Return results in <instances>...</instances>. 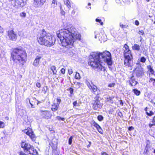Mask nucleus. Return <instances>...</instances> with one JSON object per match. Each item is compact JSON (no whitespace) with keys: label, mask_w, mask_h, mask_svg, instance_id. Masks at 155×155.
<instances>
[{"label":"nucleus","mask_w":155,"mask_h":155,"mask_svg":"<svg viewBox=\"0 0 155 155\" xmlns=\"http://www.w3.org/2000/svg\"><path fill=\"white\" fill-rule=\"evenodd\" d=\"M133 92H134V94L137 95H139L140 94V92L138 90L136 89H133Z\"/></svg>","instance_id":"obj_27"},{"label":"nucleus","mask_w":155,"mask_h":155,"mask_svg":"<svg viewBox=\"0 0 155 155\" xmlns=\"http://www.w3.org/2000/svg\"><path fill=\"white\" fill-rule=\"evenodd\" d=\"M61 14L62 15H65V12L64 11H63L62 10L61 11Z\"/></svg>","instance_id":"obj_58"},{"label":"nucleus","mask_w":155,"mask_h":155,"mask_svg":"<svg viewBox=\"0 0 155 155\" xmlns=\"http://www.w3.org/2000/svg\"><path fill=\"white\" fill-rule=\"evenodd\" d=\"M134 127L132 126H130L128 128V130L131 131L134 129Z\"/></svg>","instance_id":"obj_54"},{"label":"nucleus","mask_w":155,"mask_h":155,"mask_svg":"<svg viewBox=\"0 0 155 155\" xmlns=\"http://www.w3.org/2000/svg\"><path fill=\"white\" fill-rule=\"evenodd\" d=\"M128 49H129V46L126 44H125L124 45L123 48V50H127Z\"/></svg>","instance_id":"obj_40"},{"label":"nucleus","mask_w":155,"mask_h":155,"mask_svg":"<svg viewBox=\"0 0 155 155\" xmlns=\"http://www.w3.org/2000/svg\"><path fill=\"white\" fill-rule=\"evenodd\" d=\"M29 102H30V104L31 105V107H32V108L34 107V105L32 104L30 102V101Z\"/></svg>","instance_id":"obj_62"},{"label":"nucleus","mask_w":155,"mask_h":155,"mask_svg":"<svg viewBox=\"0 0 155 155\" xmlns=\"http://www.w3.org/2000/svg\"><path fill=\"white\" fill-rule=\"evenodd\" d=\"M132 49L134 50L139 51L140 50V46L137 44H135L132 47Z\"/></svg>","instance_id":"obj_20"},{"label":"nucleus","mask_w":155,"mask_h":155,"mask_svg":"<svg viewBox=\"0 0 155 155\" xmlns=\"http://www.w3.org/2000/svg\"><path fill=\"white\" fill-rule=\"evenodd\" d=\"M27 54L21 47L14 48L11 53V58L13 61L19 65H23L25 62Z\"/></svg>","instance_id":"obj_2"},{"label":"nucleus","mask_w":155,"mask_h":155,"mask_svg":"<svg viewBox=\"0 0 155 155\" xmlns=\"http://www.w3.org/2000/svg\"><path fill=\"white\" fill-rule=\"evenodd\" d=\"M76 84L78 85L79 86V87L80 86L79 85L80 84V83H79V82H77V83Z\"/></svg>","instance_id":"obj_64"},{"label":"nucleus","mask_w":155,"mask_h":155,"mask_svg":"<svg viewBox=\"0 0 155 155\" xmlns=\"http://www.w3.org/2000/svg\"><path fill=\"white\" fill-rule=\"evenodd\" d=\"M57 119V120H61L62 121H64L65 120L64 118H61L59 116H57L56 117Z\"/></svg>","instance_id":"obj_43"},{"label":"nucleus","mask_w":155,"mask_h":155,"mask_svg":"<svg viewBox=\"0 0 155 155\" xmlns=\"http://www.w3.org/2000/svg\"><path fill=\"white\" fill-rule=\"evenodd\" d=\"M56 34L62 46L68 48H72L75 39L81 40V35L73 27L61 29L57 31Z\"/></svg>","instance_id":"obj_1"},{"label":"nucleus","mask_w":155,"mask_h":155,"mask_svg":"<svg viewBox=\"0 0 155 155\" xmlns=\"http://www.w3.org/2000/svg\"><path fill=\"white\" fill-rule=\"evenodd\" d=\"M152 122L154 124H155V116L153 117V119L152 121Z\"/></svg>","instance_id":"obj_56"},{"label":"nucleus","mask_w":155,"mask_h":155,"mask_svg":"<svg viewBox=\"0 0 155 155\" xmlns=\"http://www.w3.org/2000/svg\"><path fill=\"white\" fill-rule=\"evenodd\" d=\"M101 61L98 52H94L90 56L88 64L93 68L97 69L99 71H104L105 69L101 63Z\"/></svg>","instance_id":"obj_4"},{"label":"nucleus","mask_w":155,"mask_h":155,"mask_svg":"<svg viewBox=\"0 0 155 155\" xmlns=\"http://www.w3.org/2000/svg\"><path fill=\"white\" fill-rule=\"evenodd\" d=\"M129 81L130 84L131 86H135L137 83V82L134 78L133 76L131 77Z\"/></svg>","instance_id":"obj_18"},{"label":"nucleus","mask_w":155,"mask_h":155,"mask_svg":"<svg viewBox=\"0 0 155 155\" xmlns=\"http://www.w3.org/2000/svg\"><path fill=\"white\" fill-rule=\"evenodd\" d=\"M107 101L110 102V103H112L113 102L112 98L110 97H109L107 98Z\"/></svg>","instance_id":"obj_34"},{"label":"nucleus","mask_w":155,"mask_h":155,"mask_svg":"<svg viewBox=\"0 0 155 155\" xmlns=\"http://www.w3.org/2000/svg\"><path fill=\"white\" fill-rule=\"evenodd\" d=\"M147 150H148V149H147V145L146 146V147L145 149V150H144V153H146L147 151Z\"/></svg>","instance_id":"obj_50"},{"label":"nucleus","mask_w":155,"mask_h":155,"mask_svg":"<svg viewBox=\"0 0 155 155\" xmlns=\"http://www.w3.org/2000/svg\"><path fill=\"white\" fill-rule=\"evenodd\" d=\"M8 34L9 38L10 40L15 41L17 39V35L15 33L13 30H12L8 31Z\"/></svg>","instance_id":"obj_12"},{"label":"nucleus","mask_w":155,"mask_h":155,"mask_svg":"<svg viewBox=\"0 0 155 155\" xmlns=\"http://www.w3.org/2000/svg\"><path fill=\"white\" fill-rule=\"evenodd\" d=\"M153 81V86H155V79L153 78H150V80L149 81V82Z\"/></svg>","instance_id":"obj_31"},{"label":"nucleus","mask_w":155,"mask_h":155,"mask_svg":"<svg viewBox=\"0 0 155 155\" xmlns=\"http://www.w3.org/2000/svg\"><path fill=\"white\" fill-rule=\"evenodd\" d=\"M64 3L65 5H66L67 7L69 8L70 9L71 6L70 5V2L69 0H64Z\"/></svg>","instance_id":"obj_22"},{"label":"nucleus","mask_w":155,"mask_h":155,"mask_svg":"<svg viewBox=\"0 0 155 155\" xmlns=\"http://www.w3.org/2000/svg\"><path fill=\"white\" fill-rule=\"evenodd\" d=\"M147 68L149 69L150 71V72L151 74H153L154 72L153 71V69L152 67L150 65H149L147 67Z\"/></svg>","instance_id":"obj_25"},{"label":"nucleus","mask_w":155,"mask_h":155,"mask_svg":"<svg viewBox=\"0 0 155 155\" xmlns=\"http://www.w3.org/2000/svg\"><path fill=\"white\" fill-rule=\"evenodd\" d=\"M101 155H108V154L105 152L101 153Z\"/></svg>","instance_id":"obj_59"},{"label":"nucleus","mask_w":155,"mask_h":155,"mask_svg":"<svg viewBox=\"0 0 155 155\" xmlns=\"http://www.w3.org/2000/svg\"><path fill=\"white\" fill-rule=\"evenodd\" d=\"M116 2L117 3H119L120 2V1L119 0H116Z\"/></svg>","instance_id":"obj_63"},{"label":"nucleus","mask_w":155,"mask_h":155,"mask_svg":"<svg viewBox=\"0 0 155 155\" xmlns=\"http://www.w3.org/2000/svg\"><path fill=\"white\" fill-rule=\"evenodd\" d=\"M146 61V59L144 57H142L140 58V61L142 63H145Z\"/></svg>","instance_id":"obj_39"},{"label":"nucleus","mask_w":155,"mask_h":155,"mask_svg":"<svg viewBox=\"0 0 155 155\" xmlns=\"http://www.w3.org/2000/svg\"><path fill=\"white\" fill-rule=\"evenodd\" d=\"M93 125L97 129H98L100 126L96 123L94 122L93 123Z\"/></svg>","instance_id":"obj_32"},{"label":"nucleus","mask_w":155,"mask_h":155,"mask_svg":"<svg viewBox=\"0 0 155 155\" xmlns=\"http://www.w3.org/2000/svg\"><path fill=\"white\" fill-rule=\"evenodd\" d=\"M59 106L57 104L54 103L52 105L51 109L53 111H55L58 110Z\"/></svg>","instance_id":"obj_19"},{"label":"nucleus","mask_w":155,"mask_h":155,"mask_svg":"<svg viewBox=\"0 0 155 155\" xmlns=\"http://www.w3.org/2000/svg\"><path fill=\"white\" fill-rule=\"evenodd\" d=\"M57 5V2L56 1V0H53L52 1V3L51 5V8H54Z\"/></svg>","instance_id":"obj_23"},{"label":"nucleus","mask_w":155,"mask_h":155,"mask_svg":"<svg viewBox=\"0 0 155 155\" xmlns=\"http://www.w3.org/2000/svg\"><path fill=\"white\" fill-rule=\"evenodd\" d=\"M69 91H70V94H72L74 91L73 89L72 88L70 87L69 89Z\"/></svg>","instance_id":"obj_47"},{"label":"nucleus","mask_w":155,"mask_h":155,"mask_svg":"<svg viewBox=\"0 0 155 155\" xmlns=\"http://www.w3.org/2000/svg\"><path fill=\"white\" fill-rule=\"evenodd\" d=\"M75 11L74 10H73L72 11V12H71V13H72V14H75Z\"/></svg>","instance_id":"obj_60"},{"label":"nucleus","mask_w":155,"mask_h":155,"mask_svg":"<svg viewBox=\"0 0 155 155\" xmlns=\"http://www.w3.org/2000/svg\"><path fill=\"white\" fill-rule=\"evenodd\" d=\"M28 154L31 155H38V152L36 150H35L33 147L30 149V151H29V153Z\"/></svg>","instance_id":"obj_16"},{"label":"nucleus","mask_w":155,"mask_h":155,"mask_svg":"<svg viewBox=\"0 0 155 155\" xmlns=\"http://www.w3.org/2000/svg\"><path fill=\"white\" fill-rule=\"evenodd\" d=\"M155 124H154L153 123L152 124L150 123L149 124V126L150 128H151L153 126H155Z\"/></svg>","instance_id":"obj_51"},{"label":"nucleus","mask_w":155,"mask_h":155,"mask_svg":"<svg viewBox=\"0 0 155 155\" xmlns=\"http://www.w3.org/2000/svg\"><path fill=\"white\" fill-rule=\"evenodd\" d=\"M139 22L137 20H136L135 21V24L137 25H139Z\"/></svg>","instance_id":"obj_57"},{"label":"nucleus","mask_w":155,"mask_h":155,"mask_svg":"<svg viewBox=\"0 0 155 155\" xmlns=\"http://www.w3.org/2000/svg\"><path fill=\"white\" fill-rule=\"evenodd\" d=\"M115 85V84L114 83H111L110 84L108 85V86L110 87H113Z\"/></svg>","instance_id":"obj_46"},{"label":"nucleus","mask_w":155,"mask_h":155,"mask_svg":"<svg viewBox=\"0 0 155 155\" xmlns=\"http://www.w3.org/2000/svg\"><path fill=\"white\" fill-rule=\"evenodd\" d=\"M99 96H96L91 101V104L92 105V107L95 110H99L101 109L103 105L99 100Z\"/></svg>","instance_id":"obj_6"},{"label":"nucleus","mask_w":155,"mask_h":155,"mask_svg":"<svg viewBox=\"0 0 155 155\" xmlns=\"http://www.w3.org/2000/svg\"><path fill=\"white\" fill-rule=\"evenodd\" d=\"M41 57L40 56H37L35 58L33 63V65L35 66H38Z\"/></svg>","instance_id":"obj_15"},{"label":"nucleus","mask_w":155,"mask_h":155,"mask_svg":"<svg viewBox=\"0 0 155 155\" xmlns=\"http://www.w3.org/2000/svg\"><path fill=\"white\" fill-rule=\"evenodd\" d=\"M55 41L52 35L47 33L44 29L42 30L40 36L38 39V41L40 45L49 47L54 45Z\"/></svg>","instance_id":"obj_3"},{"label":"nucleus","mask_w":155,"mask_h":155,"mask_svg":"<svg viewBox=\"0 0 155 155\" xmlns=\"http://www.w3.org/2000/svg\"><path fill=\"white\" fill-rule=\"evenodd\" d=\"M96 21L97 22L100 23L101 25H103V23L101 21V19L98 18H96Z\"/></svg>","instance_id":"obj_41"},{"label":"nucleus","mask_w":155,"mask_h":155,"mask_svg":"<svg viewBox=\"0 0 155 155\" xmlns=\"http://www.w3.org/2000/svg\"><path fill=\"white\" fill-rule=\"evenodd\" d=\"M120 26L121 27L123 28H125L127 27V26L126 25L121 24V23L120 24Z\"/></svg>","instance_id":"obj_52"},{"label":"nucleus","mask_w":155,"mask_h":155,"mask_svg":"<svg viewBox=\"0 0 155 155\" xmlns=\"http://www.w3.org/2000/svg\"><path fill=\"white\" fill-rule=\"evenodd\" d=\"M139 34L140 35H143L144 34V32L143 30H141L140 31H139Z\"/></svg>","instance_id":"obj_48"},{"label":"nucleus","mask_w":155,"mask_h":155,"mask_svg":"<svg viewBox=\"0 0 155 155\" xmlns=\"http://www.w3.org/2000/svg\"><path fill=\"white\" fill-rule=\"evenodd\" d=\"M40 114L43 118L47 119L51 118L52 116L50 112L48 110H41Z\"/></svg>","instance_id":"obj_9"},{"label":"nucleus","mask_w":155,"mask_h":155,"mask_svg":"<svg viewBox=\"0 0 155 155\" xmlns=\"http://www.w3.org/2000/svg\"><path fill=\"white\" fill-rule=\"evenodd\" d=\"M51 69L52 71L53 74L55 75L56 74L57 71L56 70V68L55 66H52L51 68Z\"/></svg>","instance_id":"obj_24"},{"label":"nucleus","mask_w":155,"mask_h":155,"mask_svg":"<svg viewBox=\"0 0 155 155\" xmlns=\"http://www.w3.org/2000/svg\"><path fill=\"white\" fill-rule=\"evenodd\" d=\"M75 78L76 79H80L81 78L80 74L76 72L75 75Z\"/></svg>","instance_id":"obj_29"},{"label":"nucleus","mask_w":155,"mask_h":155,"mask_svg":"<svg viewBox=\"0 0 155 155\" xmlns=\"http://www.w3.org/2000/svg\"><path fill=\"white\" fill-rule=\"evenodd\" d=\"M29 102H30V104L31 105V107H32V108L34 107V105L32 104L30 102V101Z\"/></svg>","instance_id":"obj_61"},{"label":"nucleus","mask_w":155,"mask_h":155,"mask_svg":"<svg viewBox=\"0 0 155 155\" xmlns=\"http://www.w3.org/2000/svg\"><path fill=\"white\" fill-rule=\"evenodd\" d=\"M73 138V136H71L69 139L68 143L69 144L71 145L72 143V140Z\"/></svg>","instance_id":"obj_36"},{"label":"nucleus","mask_w":155,"mask_h":155,"mask_svg":"<svg viewBox=\"0 0 155 155\" xmlns=\"http://www.w3.org/2000/svg\"><path fill=\"white\" fill-rule=\"evenodd\" d=\"M13 4V6L15 8L22 7L25 5V2L23 0H14Z\"/></svg>","instance_id":"obj_8"},{"label":"nucleus","mask_w":155,"mask_h":155,"mask_svg":"<svg viewBox=\"0 0 155 155\" xmlns=\"http://www.w3.org/2000/svg\"><path fill=\"white\" fill-rule=\"evenodd\" d=\"M61 99L59 98L58 97L57 99V103H55L57 104L59 106V105L60 103H61Z\"/></svg>","instance_id":"obj_37"},{"label":"nucleus","mask_w":155,"mask_h":155,"mask_svg":"<svg viewBox=\"0 0 155 155\" xmlns=\"http://www.w3.org/2000/svg\"><path fill=\"white\" fill-rule=\"evenodd\" d=\"M97 118L99 121H101L103 120L104 117L102 115H99L97 116Z\"/></svg>","instance_id":"obj_28"},{"label":"nucleus","mask_w":155,"mask_h":155,"mask_svg":"<svg viewBox=\"0 0 155 155\" xmlns=\"http://www.w3.org/2000/svg\"><path fill=\"white\" fill-rule=\"evenodd\" d=\"M98 53L100 55V58L101 61H104L109 65L112 64L111 54L109 51H105L103 53L98 52Z\"/></svg>","instance_id":"obj_5"},{"label":"nucleus","mask_w":155,"mask_h":155,"mask_svg":"<svg viewBox=\"0 0 155 155\" xmlns=\"http://www.w3.org/2000/svg\"><path fill=\"white\" fill-rule=\"evenodd\" d=\"M68 72L69 74H72L73 73V71L71 69L68 70Z\"/></svg>","instance_id":"obj_55"},{"label":"nucleus","mask_w":155,"mask_h":155,"mask_svg":"<svg viewBox=\"0 0 155 155\" xmlns=\"http://www.w3.org/2000/svg\"><path fill=\"white\" fill-rule=\"evenodd\" d=\"M61 72L62 74H64L65 73V70L64 68H62L61 70Z\"/></svg>","instance_id":"obj_53"},{"label":"nucleus","mask_w":155,"mask_h":155,"mask_svg":"<svg viewBox=\"0 0 155 155\" xmlns=\"http://www.w3.org/2000/svg\"><path fill=\"white\" fill-rule=\"evenodd\" d=\"M20 15L21 17H25L26 16V14L25 12H22L20 13Z\"/></svg>","instance_id":"obj_38"},{"label":"nucleus","mask_w":155,"mask_h":155,"mask_svg":"<svg viewBox=\"0 0 155 155\" xmlns=\"http://www.w3.org/2000/svg\"><path fill=\"white\" fill-rule=\"evenodd\" d=\"M97 130L98 132L100 133V134H103V131L101 127L98 129H97Z\"/></svg>","instance_id":"obj_42"},{"label":"nucleus","mask_w":155,"mask_h":155,"mask_svg":"<svg viewBox=\"0 0 155 155\" xmlns=\"http://www.w3.org/2000/svg\"><path fill=\"white\" fill-rule=\"evenodd\" d=\"M134 72L136 73L137 76L139 77L143 74V70L141 66L139 65L135 68Z\"/></svg>","instance_id":"obj_11"},{"label":"nucleus","mask_w":155,"mask_h":155,"mask_svg":"<svg viewBox=\"0 0 155 155\" xmlns=\"http://www.w3.org/2000/svg\"><path fill=\"white\" fill-rule=\"evenodd\" d=\"M146 114L147 115L149 116H151L152 115H153L154 114V113L151 111H150V113H148L147 112Z\"/></svg>","instance_id":"obj_35"},{"label":"nucleus","mask_w":155,"mask_h":155,"mask_svg":"<svg viewBox=\"0 0 155 155\" xmlns=\"http://www.w3.org/2000/svg\"><path fill=\"white\" fill-rule=\"evenodd\" d=\"M21 147L24 148L25 150L26 151V152L28 153L30 151V149L33 146L28 143H26L25 142H22L21 143Z\"/></svg>","instance_id":"obj_10"},{"label":"nucleus","mask_w":155,"mask_h":155,"mask_svg":"<svg viewBox=\"0 0 155 155\" xmlns=\"http://www.w3.org/2000/svg\"><path fill=\"white\" fill-rule=\"evenodd\" d=\"M45 1L46 0H34L35 4H36L37 6L42 5Z\"/></svg>","instance_id":"obj_17"},{"label":"nucleus","mask_w":155,"mask_h":155,"mask_svg":"<svg viewBox=\"0 0 155 155\" xmlns=\"http://www.w3.org/2000/svg\"><path fill=\"white\" fill-rule=\"evenodd\" d=\"M97 37L99 38V40L101 42L103 41V39L102 37V34H96L95 35L94 38H97Z\"/></svg>","instance_id":"obj_21"},{"label":"nucleus","mask_w":155,"mask_h":155,"mask_svg":"<svg viewBox=\"0 0 155 155\" xmlns=\"http://www.w3.org/2000/svg\"><path fill=\"white\" fill-rule=\"evenodd\" d=\"M36 86L39 87L40 88L41 87V84L39 82H37L36 84Z\"/></svg>","instance_id":"obj_49"},{"label":"nucleus","mask_w":155,"mask_h":155,"mask_svg":"<svg viewBox=\"0 0 155 155\" xmlns=\"http://www.w3.org/2000/svg\"><path fill=\"white\" fill-rule=\"evenodd\" d=\"M131 51L129 49H127V50H124V54L125 53H128L129 54H130L131 53Z\"/></svg>","instance_id":"obj_44"},{"label":"nucleus","mask_w":155,"mask_h":155,"mask_svg":"<svg viewBox=\"0 0 155 155\" xmlns=\"http://www.w3.org/2000/svg\"><path fill=\"white\" fill-rule=\"evenodd\" d=\"M91 89H92L91 92L96 94V96H99L101 94L100 90L97 88L96 86L94 84H92V86Z\"/></svg>","instance_id":"obj_13"},{"label":"nucleus","mask_w":155,"mask_h":155,"mask_svg":"<svg viewBox=\"0 0 155 155\" xmlns=\"http://www.w3.org/2000/svg\"><path fill=\"white\" fill-rule=\"evenodd\" d=\"M24 130L25 133L28 135L31 139H33L35 138V134L30 128H29L28 129H25Z\"/></svg>","instance_id":"obj_14"},{"label":"nucleus","mask_w":155,"mask_h":155,"mask_svg":"<svg viewBox=\"0 0 155 155\" xmlns=\"http://www.w3.org/2000/svg\"><path fill=\"white\" fill-rule=\"evenodd\" d=\"M86 83L89 89L91 90V88H92V86L93 84L92 83H91V84L89 81H86Z\"/></svg>","instance_id":"obj_26"},{"label":"nucleus","mask_w":155,"mask_h":155,"mask_svg":"<svg viewBox=\"0 0 155 155\" xmlns=\"http://www.w3.org/2000/svg\"><path fill=\"white\" fill-rule=\"evenodd\" d=\"M125 58L124 64L125 66L129 67L131 66L132 56L131 53L129 54L128 53H126L124 54Z\"/></svg>","instance_id":"obj_7"},{"label":"nucleus","mask_w":155,"mask_h":155,"mask_svg":"<svg viewBox=\"0 0 155 155\" xmlns=\"http://www.w3.org/2000/svg\"><path fill=\"white\" fill-rule=\"evenodd\" d=\"M93 125L97 129H98L100 126L96 123L94 122L93 123Z\"/></svg>","instance_id":"obj_33"},{"label":"nucleus","mask_w":155,"mask_h":155,"mask_svg":"<svg viewBox=\"0 0 155 155\" xmlns=\"http://www.w3.org/2000/svg\"><path fill=\"white\" fill-rule=\"evenodd\" d=\"M5 124L4 122L2 121H0V128H4L5 126Z\"/></svg>","instance_id":"obj_30"},{"label":"nucleus","mask_w":155,"mask_h":155,"mask_svg":"<svg viewBox=\"0 0 155 155\" xmlns=\"http://www.w3.org/2000/svg\"><path fill=\"white\" fill-rule=\"evenodd\" d=\"M73 106L74 107H76L78 105V103L77 101H75L73 102Z\"/></svg>","instance_id":"obj_45"}]
</instances>
